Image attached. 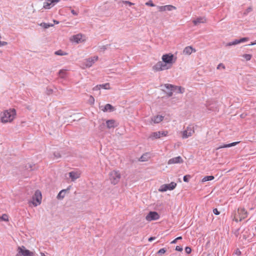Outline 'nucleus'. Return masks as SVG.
<instances>
[{"label": "nucleus", "instance_id": "f257e3e1", "mask_svg": "<svg viewBox=\"0 0 256 256\" xmlns=\"http://www.w3.org/2000/svg\"><path fill=\"white\" fill-rule=\"evenodd\" d=\"M16 116V110L14 108L4 110L0 114V120L2 123L11 122Z\"/></svg>", "mask_w": 256, "mask_h": 256}, {"label": "nucleus", "instance_id": "f03ea898", "mask_svg": "<svg viewBox=\"0 0 256 256\" xmlns=\"http://www.w3.org/2000/svg\"><path fill=\"white\" fill-rule=\"evenodd\" d=\"M109 180L112 184L115 185L117 184L120 180L121 174L119 171L112 170L109 173Z\"/></svg>", "mask_w": 256, "mask_h": 256}, {"label": "nucleus", "instance_id": "7ed1b4c3", "mask_svg": "<svg viewBox=\"0 0 256 256\" xmlns=\"http://www.w3.org/2000/svg\"><path fill=\"white\" fill-rule=\"evenodd\" d=\"M162 60L163 62L172 67V65L176 62V57H175L173 54L169 53L164 54L162 57Z\"/></svg>", "mask_w": 256, "mask_h": 256}, {"label": "nucleus", "instance_id": "20e7f679", "mask_svg": "<svg viewBox=\"0 0 256 256\" xmlns=\"http://www.w3.org/2000/svg\"><path fill=\"white\" fill-rule=\"evenodd\" d=\"M247 212L244 208H239L238 210V215H236L234 216V220L236 222L241 221L247 216Z\"/></svg>", "mask_w": 256, "mask_h": 256}, {"label": "nucleus", "instance_id": "39448f33", "mask_svg": "<svg viewBox=\"0 0 256 256\" xmlns=\"http://www.w3.org/2000/svg\"><path fill=\"white\" fill-rule=\"evenodd\" d=\"M194 132V126L192 125H189L184 130L181 132L182 138L184 139L187 138L192 136Z\"/></svg>", "mask_w": 256, "mask_h": 256}, {"label": "nucleus", "instance_id": "423d86ee", "mask_svg": "<svg viewBox=\"0 0 256 256\" xmlns=\"http://www.w3.org/2000/svg\"><path fill=\"white\" fill-rule=\"evenodd\" d=\"M176 183L175 182H171L169 184H164L160 187L158 191L160 192H165L168 190H172L176 188Z\"/></svg>", "mask_w": 256, "mask_h": 256}, {"label": "nucleus", "instance_id": "0eeeda50", "mask_svg": "<svg viewBox=\"0 0 256 256\" xmlns=\"http://www.w3.org/2000/svg\"><path fill=\"white\" fill-rule=\"evenodd\" d=\"M98 56H94L84 60L82 64V68H90L98 60Z\"/></svg>", "mask_w": 256, "mask_h": 256}, {"label": "nucleus", "instance_id": "6e6552de", "mask_svg": "<svg viewBox=\"0 0 256 256\" xmlns=\"http://www.w3.org/2000/svg\"><path fill=\"white\" fill-rule=\"evenodd\" d=\"M42 194L41 192L38 190L36 191L34 196L32 197V203L35 206L40 205L42 202Z\"/></svg>", "mask_w": 256, "mask_h": 256}, {"label": "nucleus", "instance_id": "1a4fd4ad", "mask_svg": "<svg viewBox=\"0 0 256 256\" xmlns=\"http://www.w3.org/2000/svg\"><path fill=\"white\" fill-rule=\"evenodd\" d=\"M168 132L167 131H159L152 132L148 138L154 140V139L160 138L162 136H166L168 135Z\"/></svg>", "mask_w": 256, "mask_h": 256}, {"label": "nucleus", "instance_id": "9d476101", "mask_svg": "<svg viewBox=\"0 0 256 256\" xmlns=\"http://www.w3.org/2000/svg\"><path fill=\"white\" fill-rule=\"evenodd\" d=\"M18 252L20 256H34V254L33 252L26 250L24 246H19L18 248Z\"/></svg>", "mask_w": 256, "mask_h": 256}, {"label": "nucleus", "instance_id": "9b49d317", "mask_svg": "<svg viewBox=\"0 0 256 256\" xmlns=\"http://www.w3.org/2000/svg\"><path fill=\"white\" fill-rule=\"evenodd\" d=\"M160 216L156 212H150L146 216V219L148 221H152L159 219Z\"/></svg>", "mask_w": 256, "mask_h": 256}, {"label": "nucleus", "instance_id": "f8f14e48", "mask_svg": "<svg viewBox=\"0 0 256 256\" xmlns=\"http://www.w3.org/2000/svg\"><path fill=\"white\" fill-rule=\"evenodd\" d=\"M60 1V0H46L44 2L43 8L44 9H50Z\"/></svg>", "mask_w": 256, "mask_h": 256}, {"label": "nucleus", "instance_id": "ddd939ff", "mask_svg": "<svg viewBox=\"0 0 256 256\" xmlns=\"http://www.w3.org/2000/svg\"><path fill=\"white\" fill-rule=\"evenodd\" d=\"M83 38L84 36L82 34H78L72 36L70 38V40L72 42H76V44H78L82 42L84 40V39Z\"/></svg>", "mask_w": 256, "mask_h": 256}, {"label": "nucleus", "instance_id": "4468645a", "mask_svg": "<svg viewBox=\"0 0 256 256\" xmlns=\"http://www.w3.org/2000/svg\"><path fill=\"white\" fill-rule=\"evenodd\" d=\"M249 38H243L240 40H235L233 42H230L225 44V46H230L233 45H236L241 42H244L248 41Z\"/></svg>", "mask_w": 256, "mask_h": 256}, {"label": "nucleus", "instance_id": "2eb2a0df", "mask_svg": "<svg viewBox=\"0 0 256 256\" xmlns=\"http://www.w3.org/2000/svg\"><path fill=\"white\" fill-rule=\"evenodd\" d=\"M157 8L159 12L172 11L176 10V7L172 5H166L164 6H158Z\"/></svg>", "mask_w": 256, "mask_h": 256}, {"label": "nucleus", "instance_id": "dca6fc26", "mask_svg": "<svg viewBox=\"0 0 256 256\" xmlns=\"http://www.w3.org/2000/svg\"><path fill=\"white\" fill-rule=\"evenodd\" d=\"M183 162V160L180 156L170 159L168 162V164H181Z\"/></svg>", "mask_w": 256, "mask_h": 256}, {"label": "nucleus", "instance_id": "f3484780", "mask_svg": "<svg viewBox=\"0 0 256 256\" xmlns=\"http://www.w3.org/2000/svg\"><path fill=\"white\" fill-rule=\"evenodd\" d=\"M192 22L194 26H197L200 24H204L206 22V18L205 16L198 17L192 20Z\"/></svg>", "mask_w": 256, "mask_h": 256}, {"label": "nucleus", "instance_id": "a211bd4d", "mask_svg": "<svg viewBox=\"0 0 256 256\" xmlns=\"http://www.w3.org/2000/svg\"><path fill=\"white\" fill-rule=\"evenodd\" d=\"M106 124L107 128L108 129L114 128L118 126V124L114 120H107Z\"/></svg>", "mask_w": 256, "mask_h": 256}, {"label": "nucleus", "instance_id": "6ab92c4d", "mask_svg": "<svg viewBox=\"0 0 256 256\" xmlns=\"http://www.w3.org/2000/svg\"><path fill=\"white\" fill-rule=\"evenodd\" d=\"M68 174L72 180L74 181L80 177L81 173L80 171H72L70 172Z\"/></svg>", "mask_w": 256, "mask_h": 256}, {"label": "nucleus", "instance_id": "aec40b11", "mask_svg": "<svg viewBox=\"0 0 256 256\" xmlns=\"http://www.w3.org/2000/svg\"><path fill=\"white\" fill-rule=\"evenodd\" d=\"M161 86H164L168 90H170V91H168V92H166L167 95L168 96H172V94H173L172 92L174 91V85L171 84H164V85H162Z\"/></svg>", "mask_w": 256, "mask_h": 256}, {"label": "nucleus", "instance_id": "412c9836", "mask_svg": "<svg viewBox=\"0 0 256 256\" xmlns=\"http://www.w3.org/2000/svg\"><path fill=\"white\" fill-rule=\"evenodd\" d=\"M196 50L192 46H187L183 50L182 53L184 55H190L192 52H195Z\"/></svg>", "mask_w": 256, "mask_h": 256}, {"label": "nucleus", "instance_id": "4be33fe9", "mask_svg": "<svg viewBox=\"0 0 256 256\" xmlns=\"http://www.w3.org/2000/svg\"><path fill=\"white\" fill-rule=\"evenodd\" d=\"M163 118L164 116H162L158 115L152 118V121L155 124H158L162 122L163 120Z\"/></svg>", "mask_w": 256, "mask_h": 256}, {"label": "nucleus", "instance_id": "5701e85b", "mask_svg": "<svg viewBox=\"0 0 256 256\" xmlns=\"http://www.w3.org/2000/svg\"><path fill=\"white\" fill-rule=\"evenodd\" d=\"M114 110V108L110 104H106L104 106V108H102V110L104 112L110 111H113Z\"/></svg>", "mask_w": 256, "mask_h": 256}, {"label": "nucleus", "instance_id": "b1692460", "mask_svg": "<svg viewBox=\"0 0 256 256\" xmlns=\"http://www.w3.org/2000/svg\"><path fill=\"white\" fill-rule=\"evenodd\" d=\"M160 64V61L158 62L156 64H154L152 67L153 70L156 72L162 71V66H160L161 64Z\"/></svg>", "mask_w": 256, "mask_h": 256}, {"label": "nucleus", "instance_id": "393cba45", "mask_svg": "<svg viewBox=\"0 0 256 256\" xmlns=\"http://www.w3.org/2000/svg\"><path fill=\"white\" fill-rule=\"evenodd\" d=\"M238 142H232V143L228 144H224L222 146H220L216 149L218 150V149L222 148H230V147L236 145Z\"/></svg>", "mask_w": 256, "mask_h": 256}, {"label": "nucleus", "instance_id": "a878e982", "mask_svg": "<svg viewBox=\"0 0 256 256\" xmlns=\"http://www.w3.org/2000/svg\"><path fill=\"white\" fill-rule=\"evenodd\" d=\"M162 66V71L164 70H167L170 68L172 67H170L169 65H168L167 64L163 62V61H160V64Z\"/></svg>", "mask_w": 256, "mask_h": 256}, {"label": "nucleus", "instance_id": "bb28decb", "mask_svg": "<svg viewBox=\"0 0 256 256\" xmlns=\"http://www.w3.org/2000/svg\"><path fill=\"white\" fill-rule=\"evenodd\" d=\"M58 76L60 78H65L67 76V72L66 70H60L58 72Z\"/></svg>", "mask_w": 256, "mask_h": 256}, {"label": "nucleus", "instance_id": "cd10ccee", "mask_svg": "<svg viewBox=\"0 0 256 256\" xmlns=\"http://www.w3.org/2000/svg\"><path fill=\"white\" fill-rule=\"evenodd\" d=\"M247 232L248 230H244V231H243V232H242V236L243 238H244L245 240H250L252 238V234H250L247 236L246 235V233H247Z\"/></svg>", "mask_w": 256, "mask_h": 256}, {"label": "nucleus", "instance_id": "c85d7f7f", "mask_svg": "<svg viewBox=\"0 0 256 256\" xmlns=\"http://www.w3.org/2000/svg\"><path fill=\"white\" fill-rule=\"evenodd\" d=\"M174 90L178 93L183 94L184 92V88L182 86H174Z\"/></svg>", "mask_w": 256, "mask_h": 256}, {"label": "nucleus", "instance_id": "c756f323", "mask_svg": "<svg viewBox=\"0 0 256 256\" xmlns=\"http://www.w3.org/2000/svg\"><path fill=\"white\" fill-rule=\"evenodd\" d=\"M150 158L149 154L146 153L144 154L140 158V160L141 162H146Z\"/></svg>", "mask_w": 256, "mask_h": 256}, {"label": "nucleus", "instance_id": "7c9ffc66", "mask_svg": "<svg viewBox=\"0 0 256 256\" xmlns=\"http://www.w3.org/2000/svg\"><path fill=\"white\" fill-rule=\"evenodd\" d=\"M39 26H40L46 29V28H49L50 27L53 26L54 25V24H47V23H45V22H42L40 24H39Z\"/></svg>", "mask_w": 256, "mask_h": 256}, {"label": "nucleus", "instance_id": "2f4dec72", "mask_svg": "<svg viewBox=\"0 0 256 256\" xmlns=\"http://www.w3.org/2000/svg\"><path fill=\"white\" fill-rule=\"evenodd\" d=\"M66 192V190H62L58 194L57 198L58 199H62L64 197V194Z\"/></svg>", "mask_w": 256, "mask_h": 256}, {"label": "nucleus", "instance_id": "473e14b6", "mask_svg": "<svg viewBox=\"0 0 256 256\" xmlns=\"http://www.w3.org/2000/svg\"><path fill=\"white\" fill-rule=\"evenodd\" d=\"M214 178V177L212 176H204L202 180V182H205L209 180H212Z\"/></svg>", "mask_w": 256, "mask_h": 256}, {"label": "nucleus", "instance_id": "72a5a7b5", "mask_svg": "<svg viewBox=\"0 0 256 256\" xmlns=\"http://www.w3.org/2000/svg\"><path fill=\"white\" fill-rule=\"evenodd\" d=\"M100 88H103L105 90H110V86L109 83H106L102 84H100Z\"/></svg>", "mask_w": 256, "mask_h": 256}, {"label": "nucleus", "instance_id": "f704fd0d", "mask_svg": "<svg viewBox=\"0 0 256 256\" xmlns=\"http://www.w3.org/2000/svg\"><path fill=\"white\" fill-rule=\"evenodd\" d=\"M0 220H4L7 222L8 220V216L6 214H4L2 215V216H0Z\"/></svg>", "mask_w": 256, "mask_h": 256}, {"label": "nucleus", "instance_id": "c9c22d12", "mask_svg": "<svg viewBox=\"0 0 256 256\" xmlns=\"http://www.w3.org/2000/svg\"><path fill=\"white\" fill-rule=\"evenodd\" d=\"M61 157V155L58 152H55L54 153V160H58Z\"/></svg>", "mask_w": 256, "mask_h": 256}, {"label": "nucleus", "instance_id": "e433bc0d", "mask_svg": "<svg viewBox=\"0 0 256 256\" xmlns=\"http://www.w3.org/2000/svg\"><path fill=\"white\" fill-rule=\"evenodd\" d=\"M242 57L244 58L247 61L250 60L252 56L250 54H244L242 55Z\"/></svg>", "mask_w": 256, "mask_h": 256}, {"label": "nucleus", "instance_id": "4c0bfd02", "mask_svg": "<svg viewBox=\"0 0 256 256\" xmlns=\"http://www.w3.org/2000/svg\"><path fill=\"white\" fill-rule=\"evenodd\" d=\"M54 54L58 56H64L66 54V53H64L62 50H58L55 52Z\"/></svg>", "mask_w": 256, "mask_h": 256}, {"label": "nucleus", "instance_id": "58836bf2", "mask_svg": "<svg viewBox=\"0 0 256 256\" xmlns=\"http://www.w3.org/2000/svg\"><path fill=\"white\" fill-rule=\"evenodd\" d=\"M88 102L90 104H93L94 102V98L92 96H90Z\"/></svg>", "mask_w": 256, "mask_h": 256}, {"label": "nucleus", "instance_id": "ea45409f", "mask_svg": "<svg viewBox=\"0 0 256 256\" xmlns=\"http://www.w3.org/2000/svg\"><path fill=\"white\" fill-rule=\"evenodd\" d=\"M146 5L150 6H154L155 4L152 2V0H149L146 3Z\"/></svg>", "mask_w": 256, "mask_h": 256}, {"label": "nucleus", "instance_id": "a19ab883", "mask_svg": "<svg viewBox=\"0 0 256 256\" xmlns=\"http://www.w3.org/2000/svg\"><path fill=\"white\" fill-rule=\"evenodd\" d=\"M252 7L248 8L244 12V14L246 15L249 13L250 12H252Z\"/></svg>", "mask_w": 256, "mask_h": 256}, {"label": "nucleus", "instance_id": "79ce46f5", "mask_svg": "<svg viewBox=\"0 0 256 256\" xmlns=\"http://www.w3.org/2000/svg\"><path fill=\"white\" fill-rule=\"evenodd\" d=\"M182 236H178V237L176 238H175L174 240H173L172 242H171L170 244H176V243L178 240H182Z\"/></svg>", "mask_w": 256, "mask_h": 256}, {"label": "nucleus", "instance_id": "37998d69", "mask_svg": "<svg viewBox=\"0 0 256 256\" xmlns=\"http://www.w3.org/2000/svg\"><path fill=\"white\" fill-rule=\"evenodd\" d=\"M105 127V124L104 123H102L98 127L99 128V130H100V131H103L104 130V129Z\"/></svg>", "mask_w": 256, "mask_h": 256}, {"label": "nucleus", "instance_id": "c03bdc74", "mask_svg": "<svg viewBox=\"0 0 256 256\" xmlns=\"http://www.w3.org/2000/svg\"><path fill=\"white\" fill-rule=\"evenodd\" d=\"M185 251H186V253H187L188 254H189L191 252L192 249L190 248L188 246H186L185 248Z\"/></svg>", "mask_w": 256, "mask_h": 256}, {"label": "nucleus", "instance_id": "a18cd8bd", "mask_svg": "<svg viewBox=\"0 0 256 256\" xmlns=\"http://www.w3.org/2000/svg\"><path fill=\"white\" fill-rule=\"evenodd\" d=\"M166 252V250L164 248H161L160 249L158 253L159 254H164Z\"/></svg>", "mask_w": 256, "mask_h": 256}, {"label": "nucleus", "instance_id": "49530a36", "mask_svg": "<svg viewBox=\"0 0 256 256\" xmlns=\"http://www.w3.org/2000/svg\"><path fill=\"white\" fill-rule=\"evenodd\" d=\"M217 68L218 69H220V68L225 69V66L222 64H220L218 66Z\"/></svg>", "mask_w": 256, "mask_h": 256}, {"label": "nucleus", "instance_id": "de8ad7c7", "mask_svg": "<svg viewBox=\"0 0 256 256\" xmlns=\"http://www.w3.org/2000/svg\"><path fill=\"white\" fill-rule=\"evenodd\" d=\"M107 48L106 46H102L100 47V51H104Z\"/></svg>", "mask_w": 256, "mask_h": 256}, {"label": "nucleus", "instance_id": "09e8293b", "mask_svg": "<svg viewBox=\"0 0 256 256\" xmlns=\"http://www.w3.org/2000/svg\"><path fill=\"white\" fill-rule=\"evenodd\" d=\"M190 177L188 175H186L184 176V180L185 182H188V178Z\"/></svg>", "mask_w": 256, "mask_h": 256}, {"label": "nucleus", "instance_id": "8fccbe9b", "mask_svg": "<svg viewBox=\"0 0 256 256\" xmlns=\"http://www.w3.org/2000/svg\"><path fill=\"white\" fill-rule=\"evenodd\" d=\"M8 42H6L0 41V47L7 45Z\"/></svg>", "mask_w": 256, "mask_h": 256}, {"label": "nucleus", "instance_id": "3c124183", "mask_svg": "<svg viewBox=\"0 0 256 256\" xmlns=\"http://www.w3.org/2000/svg\"><path fill=\"white\" fill-rule=\"evenodd\" d=\"M100 84L97 85L93 88L94 90H100Z\"/></svg>", "mask_w": 256, "mask_h": 256}, {"label": "nucleus", "instance_id": "603ef678", "mask_svg": "<svg viewBox=\"0 0 256 256\" xmlns=\"http://www.w3.org/2000/svg\"><path fill=\"white\" fill-rule=\"evenodd\" d=\"M182 248L180 246H176V250L178 252H182Z\"/></svg>", "mask_w": 256, "mask_h": 256}, {"label": "nucleus", "instance_id": "864d4df0", "mask_svg": "<svg viewBox=\"0 0 256 256\" xmlns=\"http://www.w3.org/2000/svg\"><path fill=\"white\" fill-rule=\"evenodd\" d=\"M122 3L128 4L129 6H132L134 4V3H132L129 1H122Z\"/></svg>", "mask_w": 256, "mask_h": 256}, {"label": "nucleus", "instance_id": "5fc2aeb1", "mask_svg": "<svg viewBox=\"0 0 256 256\" xmlns=\"http://www.w3.org/2000/svg\"><path fill=\"white\" fill-rule=\"evenodd\" d=\"M213 212L216 215H218L220 214V212L218 211L217 208H214L213 210Z\"/></svg>", "mask_w": 256, "mask_h": 256}, {"label": "nucleus", "instance_id": "6e6d98bb", "mask_svg": "<svg viewBox=\"0 0 256 256\" xmlns=\"http://www.w3.org/2000/svg\"><path fill=\"white\" fill-rule=\"evenodd\" d=\"M71 12L74 16H77L78 14V13L74 11V10H71Z\"/></svg>", "mask_w": 256, "mask_h": 256}, {"label": "nucleus", "instance_id": "4d7b16f0", "mask_svg": "<svg viewBox=\"0 0 256 256\" xmlns=\"http://www.w3.org/2000/svg\"><path fill=\"white\" fill-rule=\"evenodd\" d=\"M156 238L155 237H150L148 238V241L151 242L152 240H155Z\"/></svg>", "mask_w": 256, "mask_h": 256}, {"label": "nucleus", "instance_id": "13d9d810", "mask_svg": "<svg viewBox=\"0 0 256 256\" xmlns=\"http://www.w3.org/2000/svg\"><path fill=\"white\" fill-rule=\"evenodd\" d=\"M256 44V40H255L254 42H251L250 44H248V46H254V45H255Z\"/></svg>", "mask_w": 256, "mask_h": 256}, {"label": "nucleus", "instance_id": "bf43d9fd", "mask_svg": "<svg viewBox=\"0 0 256 256\" xmlns=\"http://www.w3.org/2000/svg\"><path fill=\"white\" fill-rule=\"evenodd\" d=\"M54 22L56 24H59V22L58 21V20H54Z\"/></svg>", "mask_w": 256, "mask_h": 256}, {"label": "nucleus", "instance_id": "052dcab7", "mask_svg": "<svg viewBox=\"0 0 256 256\" xmlns=\"http://www.w3.org/2000/svg\"><path fill=\"white\" fill-rule=\"evenodd\" d=\"M236 254H240V251H239V250H238V251H236Z\"/></svg>", "mask_w": 256, "mask_h": 256}, {"label": "nucleus", "instance_id": "680f3d73", "mask_svg": "<svg viewBox=\"0 0 256 256\" xmlns=\"http://www.w3.org/2000/svg\"><path fill=\"white\" fill-rule=\"evenodd\" d=\"M41 256H45V254H44V253H42H42H41Z\"/></svg>", "mask_w": 256, "mask_h": 256}, {"label": "nucleus", "instance_id": "e2e57ef3", "mask_svg": "<svg viewBox=\"0 0 256 256\" xmlns=\"http://www.w3.org/2000/svg\"><path fill=\"white\" fill-rule=\"evenodd\" d=\"M16 256H20V254L18 252L16 254Z\"/></svg>", "mask_w": 256, "mask_h": 256}]
</instances>
